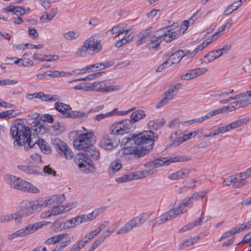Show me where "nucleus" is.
<instances>
[{
	"label": "nucleus",
	"mask_w": 251,
	"mask_h": 251,
	"mask_svg": "<svg viewBox=\"0 0 251 251\" xmlns=\"http://www.w3.org/2000/svg\"><path fill=\"white\" fill-rule=\"evenodd\" d=\"M191 159L192 157L189 155L176 156L157 158L149 163L150 166H152V168L124 175L121 177L117 178L116 181L118 183H123L134 179L144 178L153 175L155 173L154 168H158L164 165H169L171 163L174 162L188 161L191 160Z\"/></svg>",
	"instance_id": "f03ea898"
},
{
	"label": "nucleus",
	"mask_w": 251,
	"mask_h": 251,
	"mask_svg": "<svg viewBox=\"0 0 251 251\" xmlns=\"http://www.w3.org/2000/svg\"><path fill=\"white\" fill-rule=\"evenodd\" d=\"M17 215H17L16 213L11 215H2L0 217V222H7L14 219H17V218H18Z\"/></svg>",
	"instance_id": "4d7b16f0"
},
{
	"label": "nucleus",
	"mask_w": 251,
	"mask_h": 251,
	"mask_svg": "<svg viewBox=\"0 0 251 251\" xmlns=\"http://www.w3.org/2000/svg\"><path fill=\"white\" fill-rule=\"evenodd\" d=\"M113 65V62L112 61H110L105 63H96L95 64L89 65L88 66L90 72H92L93 71H96L97 70L104 69Z\"/></svg>",
	"instance_id": "2f4dec72"
},
{
	"label": "nucleus",
	"mask_w": 251,
	"mask_h": 251,
	"mask_svg": "<svg viewBox=\"0 0 251 251\" xmlns=\"http://www.w3.org/2000/svg\"><path fill=\"white\" fill-rule=\"evenodd\" d=\"M65 199L64 194L53 195L49 199L44 201L42 199L43 207H45L48 206H57V205H59L64 201Z\"/></svg>",
	"instance_id": "4be33fe9"
},
{
	"label": "nucleus",
	"mask_w": 251,
	"mask_h": 251,
	"mask_svg": "<svg viewBox=\"0 0 251 251\" xmlns=\"http://www.w3.org/2000/svg\"><path fill=\"white\" fill-rule=\"evenodd\" d=\"M150 30L151 29L150 28H148L142 33V37L140 39L137 41L138 45H140L146 42L145 40L148 38L150 32Z\"/></svg>",
	"instance_id": "0e129e2a"
},
{
	"label": "nucleus",
	"mask_w": 251,
	"mask_h": 251,
	"mask_svg": "<svg viewBox=\"0 0 251 251\" xmlns=\"http://www.w3.org/2000/svg\"><path fill=\"white\" fill-rule=\"evenodd\" d=\"M240 6V1H235L232 4L227 6L224 11V14L225 16H228L237 10Z\"/></svg>",
	"instance_id": "79ce46f5"
},
{
	"label": "nucleus",
	"mask_w": 251,
	"mask_h": 251,
	"mask_svg": "<svg viewBox=\"0 0 251 251\" xmlns=\"http://www.w3.org/2000/svg\"><path fill=\"white\" fill-rule=\"evenodd\" d=\"M221 113H222V110L220 108L212 110L207 113L205 115L201 116L203 122Z\"/></svg>",
	"instance_id": "603ef678"
},
{
	"label": "nucleus",
	"mask_w": 251,
	"mask_h": 251,
	"mask_svg": "<svg viewBox=\"0 0 251 251\" xmlns=\"http://www.w3.org/2000/svg\"><path fill=\"white\" fill-rule=\"evenodd\" d=\"M146 117V113L144 110H138L132 112L130 115V119H128L131 123V126L135 122H138L141 119H144Z\"/></svg>",
	"instance_id": "c85d7f7f"
},
{
	"label": "nucleus",
	"mask_w": 251,
	"mask_h": 251,
	"mask_svg": "<svg viewBox=\"0 0 251 251\" xmlns=\"http://www.w3.org/2000/svg\"><path fill=\"white\" fill-rule=\"evenodd\" d=\"M237 102H239L238 100L234 101V102L231 103L230 104V105H229L226 107H224L222 108H220V109L222 110V112H225L228 110L230 111H232L233 109H235L236 108H240L239 106V103H237Z\"/></svg>",
	"instance_id": "6e6d98bb"
},
{
	"label": "nucleus",
	"mask_w": 251,
	"mask_h": 251,
	"mask_svg": "<svg viewBox=\"0 0 251 251\" xmlns=\"http://www.w3.org/2000/svg\"><path fill=\"white\" fill-rule=\"evenodd\" d=\"M93 134L91 132H87L79 135L74 141L75 148L78 150H84L88 148L92 144Z\"/></svg>",
	"instance_id": "ddd939ff"
},
{
	"label": "nucleus",
	"mask_w": 251,
	"mask_h": 251,
	"mask_svg": "<svg viewBox=\"0 0 251 251\" xmlns=\"http://www.w3.org/2000/svg\"><path fill=\"white\" fill-rule=\"evenodd\" d=\"M109 224V221H105L101 223L99 227H98L95 230H92L87 233V235L92 240L95 237H96L100 232L105 227H106Z\"/></svg>",
	"instance_id": "72a5a7b5"
},
{
	"label": "nucleus",
	"mask_w": 251,
	"mask_h": 251,
	"mask_svg": "<svg viewBox=\"0 0 251 251\" xmlns=\"http://www.w3.org/2000/svg\"><path fill=\"white\" fill-rule=\"evenodd\" d=\"M78 222V225L82 223L87 222L94 220L91 213L86 215H81L76 217Z\"/></svg>",
	"instance_id": "09e8293b"
},
{
	"label": "nucleus",
	"mask_w": 251,
	"mask_h": 251,
	"mask_svg": "<svg viewBox=\"0 0 251 251\" xmlns=\"http://www.w3.org/2000/svg\"><path fill=\"white\" fill-rule=\"evenodd\" d=\"M112 134H106L103 136L102 139L100 142V147L104 150H111L117 146V144L115 143L111 136Z\"/></svg>",
	"instance_id": "b1692460"
},
{
	"label": "nucleus",
	"mask_w": 251,
	"mask_h": 251,
	"mask_svg": "<svg viewBox=\"0 0 251 251\" xmlns=\"http://www.w3.org/2000/svg\"><path fill=\"white\" fill-rule=\"evenodd\" d=\"M91 240L90 238L86 234L81 239L77 241L69 251H79Z\"/></svg>",
	"instance_id": "bb28decb"
},
{
	"label": "nucleus",
	"mask_w": 251,
	"mask_h": 251,
	"mask_svg": "<svg viewBox=\"0 0 251 251\" xmlns=\"http://www.w3.org/2000/svg\"><path fill=\"white\" fill-rule=\"evenodd\" d=\"M233 177L235 178V175L232 176L228 178H226V180H225L223 183V185L224 186H228L232 182L233 183L234 187H237V188H240L242 186H243L245 185L244 182H240V181H236L235 179L234 180L233 179V178H231Z\"/></svg>",
	"instance_id": "a19ab883"
},
{
	"label": "nucleus",
	"mask_w": 251,
	"mask_h": 251,
	"mask_svg": "<svg viewBox=\"0 0 251 251\" xmlns=\"http://www.w3.org/2000/svg\"><path fill=\"white\" fill-rule=\"evenodd\" d=\"M126 26V25L125 24H120L106 32L108 35L118 33L115 37L116 40L115 46L117 48L121 47L131 41L134 37V34L132 33H129L131 28L125 29Z\"/></svg>",
	"instance_id": "39448f33"
},
{
	"label": "nucleus",
	"mask_w": 251,
	"mask_h": 251,
	"mask_svg": "<svg viewBox=\"0 0 251 251\" xmlns=\"http://www.w3.org/2000/svg\"><path fill=\"white\" fill-rule=\"evenodd\" d=\"M57 243H60V245H69L70 243L68 234L62 233L60 234L53 236L49 238L45 241V243L48 245L55 244Z\"/></svg>",
	"instance_id": "aec40b11"
},
{
	"label": "nucleus",
	"mask_w": 251,
	"mask_h": 251,
	"mask_svg": "<svg viewBox=\"0 0 251 251\" xmlns=\"http://www.w3.org/2000/svg\"><path fill=\"white\" fill-rule=\"evenodd\" d=\"M62 35L65 39L68 41H71L77 39L79 36V33L76 31H69L63 33Z\"/></svg>",
	"instance_id": "49530a36"
},
{
	"label": "nucleus",
	"mask_w": 251,
	"mask_h": 251,
	"mask_svg": "<svg viewBox=\"0 0 251 251\" xmlns=\"http://www.w3.org/2000/svg\"><path fill=\"white\" fill-rule=\"evenodd\" d=\"M74 162L83 172L88 174L95 171V168L92 162L84 159V156L80 154H77L74 157Z\"/></svg>",
	"instance_id": "dca6fc26"
},
{
	"label": "nucleus",
	"mask_w": 251,
	"mask_h": 251,
	"mask_svg": "<svg viewBox=\"0 0 251 251\" xmlns=\"http://www.w3.org/2000/svg\"><path fill=\"white\" fill-rule=\"evenodd\" d=\"M180 31H172L168 29V27H165L157 30L155 32V37L169 42L177 38L180 35Z\"/></svg>",
	"instance_id": "f3484780"
},
{
	"label": "nucleus",
	"mask_w": 251,
	"mask_h": 251,
	"mask_svg": "<svg viewBox=\"0 0 251 251\" xmlns=\"http://www.w3.org/2000/svg\"><path fill=\"white\" fill-rule=\"evenodd\" d=\"M192 200V199L191 198V197L185 199L182 203L171 208L160 216L150 221L149 222V225L152 227H154L156 225L163 224L168 221L172 220L176 217L182 215L186 212V207H191L192 206L193 203L191 201Z\"/></svg>",
	"instance_id": "20e7f679"
},
{
	"label": "nucleus",
	"mask_w": 251,
	"mask_h": 251,
	"mask_svg": "<svg viewBox=\"0 0 251 251\" xmlns=\"http://www.w3.org/2000/svg\"><path fill=\"white\" fill-rule=\"evenodd\" d=\"M190 173L191 171L189 169L182 168L169 175L168 178L172 180L184 179L188 176Z\"/></svg>",
	"instance_id": "a878e982"
},
{
	"label": "nucleus",
	"mask_w": 251,
	"mask_h": 251,
	"mask_svg": "<svg viewBox=\"0 0 251 251\" xmlns=\"http://www.w3.org/2000/svg\"><path fill=\"white\" fill-rule=\"evenodd\" d=\"M38 225L39 223L34 224L32 225H29L10 234L8 236V238L10 240H12L16 238L22 237L30 234L41 227V226H39Z\"/></svg>",
	"instance_id": "a211bd4d"
},
{
	"label": "nucleus",
	"mask_w": 251,
	"mask_h": 251,
	"mask_svg": "<svg viewBox=\"0 0 251 251\" xmlns=\"http://www.w3.org/2000/svg\"><path fill=\"white\" fill-rule=\"evenodd\" d=\"M32 130L35 132L36 134H43L46 132L47 129L44 125L38 122L33 125Z\"/></svg>",
	"instance_id": "a18cd8bd"
},
{
	"label": "nucleus",
	"mask_w": 251,
	"mask_h": 251,
	"mask_svg": "<svg viewBox=\"0 0 251 251\" xmlns=\"http://www.w3.org/2000/svg\"><path fill=\"white\" fill-rule=\"evenodd\" d=\"M17 168L27 175L38 176L42 174L41 168L36 166L19 165Z\"/></svg>",
	"instance_id": "5701e85b"
},
{
	"label": "nucleus",
	"mask_w": 251,
	"mask_h": 251,
	"mask_svg": "<svg viewBox=\"0 0 251 251\" xmlns=\"http://www.w3.org/2000/svg\"><path fill=\"white\" fill-rule=\"evenodd\" d=\"M165 123V120L164 118L151 120L148 123V127L150 130H156L162 127Z\"/></svg>",
	"instance_id": "c756f323"
},
{
	"label": "nucleus",
	"mask_w": 251,
	"mask_h": 251,
	"mask_svg": "<svg viewBox=\"0 0 251 251\" xmlns=\"http://www.w3.org/2000/svg\"><path fill=\"white\" fill-rule=\"evenodd\" d=\"M26 13V10L23 7L15 6L13 14L17 16H23Z\"/></svg>",
	"instance_id": "680f3d73"
},
{
	"label": "nucleus",
	"mask_w": 251,
	"mask_h": 251,
	"mask_svg": "<svg viewBox=\"0 0 251 251\" xmlns=\"http://www.w3.org/2000/svg\"><path fill=\"white\" fill-rule=\"evenodd\" d=\"M16 189L33 194H37L40 192V190L37 187L25 180L23 181Z\"/></svg>",
	"instance_id": "393cba45"
},
{
	"label": "nucleus",
	"mask_w": 251,
	"mask_h": 251,
	"mask_svg": "<svg viewBox=\"0 0 251 251\" xmlns=\"http://www.w3.org/2000/svg\"><path fill=\"white\" fill-rule=\"evenodd\" d=\"M92 89L99 92H111L118 91L120 89V85H111L109 80L96 81L92 84Z\"/></svg>",
	"instance_id": "2eb2a0df"
},
{
	"label": "nucleus",
	"mask_w": 251,
	"mask_h": 251,
	"mask_svg": "<svg viewBox=\"0 0 251 251\" xmlns=\"http://www.w3.org/2000/svg\"><path fill=\"white\" fill-rule=\"evenodd\" d=\"M54 147L58 153L67 159H71L73 157L74 153L68 145L58 138H54L52 140Z\"/></svg>",
	"instance_id": "f8f14e48"
},
{
	"label": "nucleus",
	"mask_w": 251,
	"mask_h": 251,
	"mask_svg": "<svg viewBox=\"0 0 251 251\" xmlns=\"http://www.w3.org/2000/svg\"><path fill=\"white\" fill-rule=\"evenodd\" d=\"M131 123L128 119L115 122L109 127L110 134L113 135H124L130 132L132 129Z\"/></svg>",
	"instance_id": "9b49d317"
},
{
	"label": "nucleus",
	"mask_w": 251,
	"mask_h": 251,
	"mask_svg": "<svg viewBox=\"0 0 251 251\" xmlns=\"http://www.w3.org/2000/svg\"><path fill=\"white\" fill-rule=\"evenodd\" d=\"M122 167V164L119 161L115 160L113 161L108 169V172L109 175L113 176L118 172Z\"/></svg>",
	"instance_id": "f704fd0d"
},
{
	"label": "nucleus",
	"mask_w": 251,
	"mask_h": 251,
	"mask_svg": "<svg viewBox=\"0 0 251 251\" xmlns=\"http://www.w3.org/2000/svg\"><path fill=\"white\" fill-rule=\"evenodd\" d=\"M237 233H239V232L238 231L237 227L236 226L234 228H232L228 231L224 232L220 238V240L230 237Z\"/></svg>",
	"instance_id": "3c124183"
},
{
	"label": "nucleus",
	"mask_w": 251,
	"mask_h": 251,
	"mask_svg": "<svg viewBox=\"0 0 251 251\" xmlns=\"http://www.w3.org/2000/svg\"><path fill=\"white\" fill-rule=\"evenodd\" d=\"M213 38L211 37V36L204 40L201 45H200L195 50H194L195 55L198 53L199 51L202 50L203 49H204L206 47H207L209 44H210L212 41L215 40Z\"/></svg>",
	"instance_id": "de8ad7c7"
},
{
	"label": "nucleus",
	"mask_w": 251,
	"mask_h": 251,
	"mask_svg": "<svg viewBox=\"0 0 251 251\" xmlns=\"http://www.w3.org/2000/svg\"><path fill=\"white\" fill-rule=\"evenodd\" d=\"M29 162L31 163L38 164L42 163V157L37 153H33L30 155Z\"/></svg>",
	"instance_id": "8fccbe9b"
},
{
	"label": "nucleus",
	"mask_w": 251,
	"mask_h": 251,
	"mask_svg": "<svg viewBox=\"0 0 251 251\" xmlns=\"http://www.w3.org/2000/svg\"><path fill=\"white\" fill-rule=\"evenodd\" d=\"M208 69L205 67L198 68L188 71L180 75V78L183 80H189L205 74Z\"/></svg>",
	"instance_id": "6ab92c4d"
},
{
	"label": "nucleus",
	"mask_w": 251,
	"mask_h": 251,
	"mask_svg": "<svg viewBox=\"0 0 251 251\" xmlns=\"http://www.w3.org/2000/svg\"><path fill=\"white\" fill-rule=\"evenodd\" d=\"M6 180L10 183V187L16 189L24 180L13 176H7Z\"/></svg>",
	"instance_id": "e433bc0d"
},
{
	"label": "nucleus",
	"mask_w": 251,
	"mask_h": 251,
	"mask_svg": "<svg viewBox=\"0 0 251 251\" xmlns=\"http://www.w3.org/2000/svg\"><path fill=\"white\" fill-rule=\"evenodd\" d=\"M150 216L149 214L143 213L141 215L131 219L118 230L117 234H124L131 230L133 228L140 226L150 218Z\"/></svg>",
	"instance_id": "1a4fd4ad"
},
{
	"label": "nucleus",
	"mask_w": 251,
	"mask_h": 251,
	"mask_svg": "<svg viewBox=\"0 0 251 251\" xmlns=\"http://www.w3.org/2000/svg\"><path fill=\"white\" fill-rule=\"evenodd\" d=\"M19 207V212L16 213L18 218L29 215L36 211H40L43 208L42 199L33 201H24L20 203Z\"/></svg>",
	"instance_id": "423d86ee"
},
{
	"label": "nucleus",
	"mask_w": 251,
	"mask_h": 251,
	"mask_svg": "<svg viewBox=\"0 0 251 251\" xmlns=\"http://www.w3.org/2000/svg\"><path fill=\"white\" fill-rule=\"evenodd\" d=\"M102 46L99 41L94 37H91L86 40L81 47L78 49L76 54L78 57L84 56L87 50L91 51L92 54H96L101 50Z\"/></svg>",
	"instance_id": "6e6552de"
},
{
	"label": "nucleus",
	"mask_w": 251,
	"mask_h": 251,
	"mask_svg": "<svg viewBox=\"0 0 251 251\" xmlns=\"http://www.w3.org/2000/svg\"><path fill=\"white\" fill-rule=\"evenodd\" d=\"M54 107L60 113L59 116L61 118L76 119L83 118L86 115L82 111H72L70 105L63 102H55Z\"/></svg>",
	"instance_id": "0eeeda50"
},
{
	"label": "nucleus",
	"mask_w": 251,
	"mask_h": 251,
	"mask_svg": "<svg viewBox=\"0 0 251 251\" xmlns=\"http://www.w3.org/2000/svg\"><path fill=\"white\" fill-rule=\"evenodd\" d=\"M38 146L44 153L50 154L51 152V150L49 144L43 139L41 138V140H39L38 143Z\"/></svg>",
	"instance_id": "ea45409f"
},
{
	"label": "nucleus",
	"mask_w": 251,
	"mask_h": 251,
	"mask_svg": "<svg viewBox=\"0 0 251 251\" xmlns=\"http://www.w3.org/2000/svg\"><path fill=\"white\" fill-rule=\"evenodd\" d=\"M250 121L248 118H242L234 121L228 125L219 127L211 131L209 134L203 135L204 138H209L216 135H218L220 133H224L230 130L235 129L240 127L242 125L247 124Z\"/></svg>",
	"instance_id": "9d476101"
},
{
	"label": "nucleus",
	"mask_w": 251,
	"mask_h": 251,
	"mask_svg": "<svg viewBox=\"0 0 251 251\" xmlns=\"http://www.w3.org/2000/svg\"><path fill=\"white\" fill-rule=\"evenodd\" d=\"M233 23V21L232 19H230L228 21V22L224 25L221 26L219 28L218 31L214 33L211 36V37L214 38V39H216L220 35V33L222 31H224L226 29V28H229L231 25Z\"/></svg>",
	"instance_id": "37998d69"
},
{
	"label": "nucleus",
	"mask_w": 251,
	"mask_h": 251,
	"mask_svg": "<svg viewBox=\"0 0 251 251\" xmlns=\"http://www.w3.org/2000/svg\"><path fill=\"white\" fill-rule=\"evenodd\" d=\"M9 60L14 61V64H15L20 63L21 66H32L33 65V61L29 58H18L16 57H7L5 58L6 61H8Z\"/></svg>",
	"instance_id": "cd10ccee"
},
{
	"label": "nucleus",
	"mask_w": 251,
	"mask_h": 251,
	"mask_svg": "<svg viewBox=\"0 0 251 251\" xmlns=\"http://www.w3.org/2000/svg\"><path fill=\"white\" fill-rule=\"evenodd\" d=\"M54 206L51 210H50L52 216L57 215L65 212L64 206L56 205Z\"/></svg>",
	"instance_id": "052dcab7"
},
{
	"label": "nucleus",
	"mask_w": 251,
	"mask_h": 251,
	"mask_svg": "<svg viewBox=\"0 0 251 251\" xmlns=\"http://www.w3.org/2000/svg\"><path fill=\"white\" fill-rule=\"evenodd\" d=\"M17 83L18 81L15 80H11L9 79H0V86L13 85L17 84Z\"/></svg>",
	"instance_id": "e2e57ef3"
},
{
	"label": "nucleus",
	"mask_w": 251,
	"mask_h": 251,
	"mask_svg": "<svg viewBox=\"0 0 251 251\" xmlns=\"http://www.w3.org/2000/svg\"><path fill=\"white\" fill-rule=\"evenodd\" d=\"M180 126L179 120L176 119L172 120L168 124V126L173 129L178 128Z\"/></svg>",
	"instance_id": "69168bd1"
},
{
	"label": "nucleus",
	"mask_w": 251,
	"mask_h": 251,
	"mask_svg": "<svg viewBox=\"0 0 251 251\" xmlns=\"http://www.w3.org/2000/svg\"><path fill=\"white\" fill-rule=\"evenodd\" d=\"M43 172L48 175L55 176L56 172L53 170L49 165L46 166L43 168Z\"/></svg>",
	"instance_id": "338daca9"
},
{
	"label": "nucleus",
	"mask_w": 251,
	"mask_h": 251,
	"mask_svg": "<svg viewBox=\"0 0 251 251\" xmlns=\"http://www.w3.org/2000/svg\"><path fill=\"white\" fill-rule=\"evenodd\" d=\"M118 226V223H114L113 225L108 227L107 229L104 232V234L102 235L104 237V239L108 237L112 233L114 232Z\"/></svg>",
	"instance_id": "5fc2aeb1"
},
{
	"label": "nucleus",
	"mask_w": 251,
	"mask_h": 251,
	"mask_svg": "<svg viewBox=\"0 0 251 251\" xmlns=\"http://www.w3.org/2000/svg\"><path fill=\"white\" fill-rule=\"evenodd\" d=\"M63 229L72 228L78 225V222L76 217L66 221L63 224Z\"/></svg>",
	"instance_id": "c03bdc74"
},
{
	"label": "nucleus",
	"mask_w": 251,
	"mask_h": 251,
	"mask_svg": "<svg viewBox=\"0 0 251 251\" xmlns=\"http://www.w3.org/2000/svg\"><path fill=\"white\" fill-rule=\"evenodd\" d=\"M22 120L18 119L16 120L10 128V134L14 141L15 146H21L22 143L25 145V149L26 150L33 147L38 141L41 140L38 137L37 138L34 134H31V130L28 126H25L22 123Z\"/></svg>",
	"instance_id": "7ed1b4c3"
},
{
	"label": "nucleus",
	"mask_w": 251,
	"mask_h": 251,
	"mask_svg": "<svg viewBox=\"0 0 251 251\" xmlns=\"http://www.w3.org/2000/svg\"><path fill=\"white\" fill-rule=\"evenodd\" d=\"M221 53H219L218 50L209 52L204 56L203 62L207 64L213 60L220 57Z\"/></svg>",
	"instance_id": "c9c22d12"
},
{
	"label": "nucleus",
	"mask_w": 251,
	"mask_h": 251,
	"mask_svg": "<svg viewBox=\"0 0 251 251\" xmlns=\"http://www.w3.org/2000/svg\"><path fill=\"white\" fill-rule=\"evenodd\" d=\"M80 154L84 156V159L92 162L93 160H98L100 156V153L97 149L94 146L91 145L88 148L84 151V153H81Z\"/></svg>",
	"instance_id": "412c9836"
},
{
	"label": "nucleus",
	"mask_w": 251,
	"mask_h": 251,
	"mask_svg": "<svg viewBox=\"0 0 251 251\" xmlns=\"http://www.w3.org/2000/svg\"><path fill=\"white\" fill-rule=\"evenodd\" d=\"M182 84L178 83L173 85L165 92L162 99L156 104V108H159L169 103L181 88Z\"/></svg>",
	"instance_id": "4468645a"
},
{
	"label": "nucleus",
	"mask_w": 251,
	"mask_h": 251,
	"mask_svg": "<svg viewBox=\"0 0 251 251\" xmlns=\"http://www.w3.org/2000/svg\"><path fill=\"white\" fill-rule=\"evenodd\" d=\"M238 231L241 232L244 230H248L251 227V220L246 223L241 224L239 226H237Z\"/></svg>",
	"instance_id": "bf43d9fd"
},
{
	"label": "nucleus",
	"mask_w": 251,
	"mask_h": 251,
	"mask_svg": "<svg viewBox=\"0 0 251 251\" xmlns=\"http://www.w3.org/2000/svg\"><path fill=\"white\" fill-rule=\"evenodd\" d=\"M104 237L100 236L99 239L92 243L88 251H94L104 241Z\"/></svg>",
	"instance_id": "864d4df0"
},
{
	"label": "nucleus",
	"mask_w": 251,
	"mask_h": 251,
	"mask_svg": "<svg viewBox=\"0 0 251 251\" xmlns=\"http://www.w3.org/2000/svg\"><path fill=\"white\" fill-rule=\"evenodd\" d=\"M157 138V134L151 130L128 135L123 139L122 144L124 147L117 152V156L126 161L140 157L153 148Z\"/></svg>",
	"instance_id": "f257e3e1"
},
{
	"label": "nucleus",
	"mask_w": 251,
	"mask_h": 251,
	"mask_svg": "<svg viewBox=\"0 0 251 251\" xmlns=\"http://www.w3.org/2000/svg\"><path fill=\"white\" fill-rule=\"evenodd\" d=\"M250 176H251V167L247 170L245 172L236 174L235 178L233 177L232 178L237 181H240V182H244L245 183V179Z\"/></svg>",
	"instance_id": "58836bf2"
},
{
	"label": "nucleus",
	"mask_w": 251,
	"mask_h": 251,
	"mask_svg": "<svg viewBox=\"0 0 251 251\" xmlns=\"http://www.w3.org/2000/svg\"><path fill=\"white\" fill-rule=\"evenodd\" d=\"M239 101V106L240 107H245L251 104V100L250 98L240 100Z\"/></svg>",
	"instance_id": "774afa93"
},
{
	"label": "nucleus",
	"mask_w": 251,
	"mask_h": 251,
	"mask_svg": "<svg viewBox=\"0 0 251 251\" xmlns=\"http://www.w3.org/2000/svg\"><path fill=\"white\" fill-rule=\"evenodd\" d=\"M39 99L45 101H56L58 100L59 97L56 95L45 94L42 92H39Z\"/></svg>",
	"instance_id": "4c0bfd02"
},
{
	"label": "nucleus",
	"mask_w": 251,
	"mask_h": 251,
	"mask_svg": "<svg viewBox=\"0 0 251 251\" xmlns=\"http://www.w3.org/2000/svg\"><path fill=\"white\" fill-rule=\"evenodd\" d=\"M73 73L71 72H64L63 71H60L58 70H49L46 72V75L47 76L53 78L70 76Z\"/></svg>",
	"instance_id": "473e14b6"
},
{
	"label": "nucleus",
	"mask_w": 251,
	"mask_h": 251,
	"mask_svg": "<svg viewBox=\"0 0 251 251\" xmlns=\"http://www.w3.org/2000/svg\"><path fill=\"white\" fill-rule=\"evenodd\" d=\"M106 209L107 207L105 206H102L95 209L91 213L94 218V220L96 218L98 217L100 214L105 212Z\"/></svg>",
	"instance_id": "13d9d810"
},
{
	"label": "nucleus",
	"mask_w": 251,
	"mask_h": 251,
	"mask_svg": "<svg viewBox=\"0 0 251 251\" xmlns=\"http://www.w3.org/2000/svg\"><path fill=\"white\" fill-rule=\"evenodd\" d=\"M183 57V50H179L171 54L168 59L172 65L179 63Z\"/></svg>",
	"instance_id": "7c9ffc66"
}]
</instances>
